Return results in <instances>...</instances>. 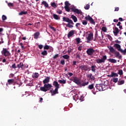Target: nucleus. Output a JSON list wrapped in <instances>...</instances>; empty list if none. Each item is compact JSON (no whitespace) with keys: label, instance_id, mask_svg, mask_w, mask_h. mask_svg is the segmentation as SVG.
<instances>
[{"label":"nucleus","instance_id":"b1692460","mask_svg":"<svg viewBox=\"0 0 126 126\" xmlns=\"http://www.w3.org/2000/svg\"><path fill=\"white\" fill-rule=\"evenodd\" d=\"M39 36H40V32H36L34 34V39H38Z\"/></svg>","mask_w":126,"mask_h":126},{"label":"nucleus","instance_id":"20e7f679","mask_svg":"<svg viewBox=\"0 0 126 126\" xmlns=\"http://www.w3.org/2000/svg\"><path fill=\"white\" fill-rule=\"evenodd\" d=\"M107 60V56L104 55L101 59H98L95 60L96 63H104Z\"/></svg>","mask_w":126,"mask_h":126},{"label":"nucleus","instance_id":"49530a36","mask_svg":"<svg viewBox=\"0 0 126 126\" xmlns=\"http://www.w3.org/2000/svg\"><path fill=\"white\" fill-rule=\"evenodd\" d=\"M61 63L62 64V65H64V64L65 63V62H64V60H62L61 61Z\"/></svg>","mask_w":126,"mask_h":126},{"label":"nucleus","instance_id":"2f4dec72","mask_svg":"<svg viewBox=\"0 0 126 126\" xmlns=\"http://www.w3.org/2000/svg\"><path fill=\"white\" fill-rule=\"evenodd\" d=\"M41 55H42V56H47V55H48V52L47 51L44 50L41 52Z\"/></svg>","mask_w":126,"mask_h":126},{"label":"nucleus","instance_id":"0eeeda50","mask_svg":"<svg viewBox=\"0 0 126 126\" xmlns=\"http://www.w3.org/2000/svg\"><path fill=\"white\" fill-rule=\"evenodd\" d=\"M86 20H89L92 23V24H95V22H94V20L91 17V16L88 15L85 17Z\"/></svg>","mask_w":126,"mask_h":126},{"label":"nucleus","instance_id":"39448f33","mask_svg":"<svg viewBox=\"0 0 126 126\" xmlns=\"http://www.w3.org/2000/svg\"><path fill=\"white\" fill-rule=\"evenodd\" d=\"M1 53L4 57H9V56H11V54H10V52L6 48H3Z\"/></svg>","mask_w":126,"mask_h":126},{"label":"nucleus","instance_id":"412c9836","mask_svg":"<svg viewBox=\"0 0 126 126\" xmlns=\"http://www.w3.org/2000/svg\"><path fill=\"white\" fill-rule=\"evenodd\" d=\"M108 48H109L110 53H112V54H114V53L116 52V50H115V49H114L113 47L110 46L109 47H108Z\"/></svg>","mask_w":126,"mask_h":126},{"label":"nucleus","instance_id":"7ed1b4c3","mask_svg":"<svg viewBox=\"0 0 126 126\" xmlns=\"http://www.w3.org/2000/svg\"><path fill=\"white\" fill-rule=\"evenodd\" d=\"M86 38L87 40V42L90 43L93 40V33L89 32L87 34Z\"/></svg>","mask_w":126,"mask_h":126},{"label":"nucleus","instance_id":"9d476101","mask_svg":"<svg viewBox=\"0 0 126 126\" xmlns=\"http://www.w3.org/2000/svg\"><path fill=\"white\" fill-rule=\"evenodd\" d=\"M75 31L74 30H71L69 32L67 35L68 38H70V37H72L73 36V34H75Z\"/></svg>","mask_w":126,"mask_h":126},{"label":"nucleus","instance_id":"c756f323","mask_svg":"<svg viewBox=\"0 0 126 126\" xmlns=\"http://www.w3.org/2000/svg\"><path fill=\"white\" fill-rule=\"evenodd\" d=\"M62 58H63V59H65V60H68V59H69L70 57L69 56L67 55H65L62 56Z\"/></svg>","mask_w":126,"mask_h":126},{"label":"nucleus","instance_id":"f03ea898","mask_svg":"<svg viewBox=\"0 0 126 126\" xmlns=\"http://www.w3.org/2000/svg\"><path fill=\"white\" fill-rule=\"evenodd\" d=\"M52 87H53V86H52L51 84H44L43 87H40V90L41 91H43V92H47V91H48V90H50Z\"/></svg>","mask_w":126,"mask_h":126},{"label":"nucleus","instance_id":"e2e57ef3","mask_svg":"<svg viewBox=\"0 0 126 126\" xmlns=\"http://www.w3.org/2000/svg\"><path fill=\"white\" fill-rule=\"evenodd\" d=\"M76 58V59H80V55L79 54L77 55Z\"/></svg>","mask_w":126,"mask_h":126},{"label":"nucleus","instance_id":"4be33fe9","mask_svg":"<svg viewBox=\"0 0 126 126\" xmlns=\"http://www.w3.org/2000/svg\"><path fill=\"white\" fill-rule=\"evenodd\" d=\"M108 61V62H109L110 63H117V60L116 59H109Z\"/></svg>","mask_w":126,"mask_h":126},{"label":"nucleus","instance_id":"423d86ee","mask_svg":"<svg viewBox=\"0 0 126 126\" xmlns=\"http://www.w3.org/2000/svg\"><path fill=\"white\" fill-rule=\"evenodd\" d=\"M95 50L92 48L88 49L86 51L87 54L89 55V56H92Z\"/></svg>","mask_w":126,"mask_h":126},{"label":"nucleus","instance_id":"e433bc0d","mask_svg":"<svg viewBox=\"0 0 126 126\" xmlns=\"http://www.w3.org/2000/svg\"><path fill=\"white\" fill-rule=\"evenodd\" d=\"M64 8H65L66 11L69 12L70 9H69V7H68V6H64Z\"/></svg>","mask_w":126,"mask_h":126},{"label":"nucleus","instance_id":"6e6d98bb","mask_svg":"<svg viewBox=\"0 0 126 126\" xmlns=\"http://www.w3.org/2000/svg\"><path fill=\"white\" fill-rule=\"evenodd\" d=\"M78 50L79 51H81V50H82V46H79L78 48Z\"/></svg>","mask_w":126,"mask_h":126},{"label":"nucleus","instance_id":"0e129e2a","mask_svg":"<svg viewBox=\"0 0 126 126\" xmlns=\"http://www.w3.org/2000/svg\"><path fill=\"white\" fill-rule=\"evenodd\" d=\"M68 75H69V76H72V75H73V74L72 73H70V72H69L68 73Z\"/></svg>","mask_w":126,"mask_h":126},{"label":"nucleus","instance_id":"37998d69","mask_svg":"<svg viewBox=\"0 0 126 126\" xmlns=\"http://www.w3.org/2000/svg\"><path fill=\"white\" fill-rule=\"evenodd\" d=\"M125 83V81L121 80L120 82L118 83L119 85H122V84H124Z\"/></svg>","mask_w":126,"mask_h":126},{"label":"nucleus","instance_id":"1a4fd4ad","mask_svg":"<svg viewBox=\"0 0 126 126\" xmlns=\"http://www.w3.org/2000/svg\"><path fill=\"white\" fill-rule=\"evenodd\" d=\"M87 77L90 80H92V81L95 80V77H94V76H93L91 73L88 74L87 75Z\"/></svg>","mask_w":126,"mask_h":126},{"label":"nucleus","instance_id":"7c9ffc66","mask_svg":"<svg viewBox=\"0 0 126 126\" xmlns=\"http://www.w3.org/2000/svg\"><path fill=\"white\" fill-rule=\"evenodd\" d=\"M51 5L52 7H54V8H56L57 7V4L55 3L54 2L51 3Z\"/></svg>","mask_w":126,"mask_h":126},{"label":"nucleus","instance_id":"69168bd1","mask_svg":"<svg viewBox=\"0 0 126 126\" xmlns=\"http://www.w3.org/2000/svg\"><path fill=\"white\" fill-rule=\"evenodd\" d=\"M79 25H80V23H77V24H76L75 26L76 27H78Z\"/></svg>","mask_w":126,"mask_h":126},{"label":"nucleus","instance_id":"864d4df0","mask_svg":"<svg viewBox=\"0 0 126 126\" xmlns=\"http://www.w3.org/2000/svg\"><path fill=\"white\" fill-rule=\"evenodd\" d=\"M57 13H59V14H62L63 13V11L61 10H57Z\"/></svg>","mask_w":126,"mask_h":126},{"label":"nucleus","instance_id":"774afa93","mask_svg":"<svg viewBox=\"0 0 126 126\" xmlns=\"http://www.w3.org/2000/svg\"><path fill=\"white\" fill-rule=\"evenodd\" d=\"M117 26H121V22H120L118 23Z\"/></svg>","mask_w":126,"mask_h":126},{"label":"nucleus","instance_id":"052dcab7","mask_svg":"<svg viewBox=\"0 0 126 126\" xmlns=\"http://www.w3.org/2000/svg\"><path fill=\"white\" fill-rule=\"evenodd\" d=\"M12 68H16V66L15 65V63H14V64L12 65Z\"/></svg>","mask_w":126,"mask_h":126},{"label":"nucleus","instance_id":"c85d7f7f","mask_svg":"<svg viewBox=\"0 0 126 126\" xmlns=\"http://www.w3.org/2000/svg\"><path fill=\"white\" fill-rule=\"evenodd\" d=\"M7 82L8 83V84L9 85L12 84V83H13V82H14V79H9V80H8Z\"/></svg>","mask_w":126,"mask_h":126},{"label":"nucleus","instance_id":"4468645a","mask_svg":"<svg viewBox=\"0 0 126 126\" xmlns=\"http://www.w3.org/2000/svg\"><path fill=\"white\" fill-rule=\"evenodd\" d=\"M59 89H55L54 91L50 90V93H51L52 95H56V94H58Z\"/></svg>","mask_w":126,"mask_h":126},{"label":"nucleus","instance_id":"c9c22d12","mask_svg":"<svg viewBox=\"0 0 126 126\" xmlns=\"http://www.w3.org/2000/svg\"><path fill=\"white\" fill-rule=\"evenodd\" d=\"M101 30H102V31H103V32H107V28L103 27L102 28Z\"/></svg>","mask_w":126,"mask_h":126},{"label":"nucleus","instance_id":"cd10ccee","mask_svg":"<svg viewBox=\"0 0 126 126\" xmlns=\"http://www.w3.org/2000/svg\"><path fill=\"white\" fill-rule=\"evenodd\" d=\"M59 82L61 84H65L66 83V80H59Z\"/></svg>","mask_w":126,"mask_h":126},{"label":"nucleus","instance_id":"603ef678","mask_svg":"<svg viewBox=\"0 0 126 126\" xmlns=\"http://www.w3.org/2000/svg\"><path fill=\"white\" fill-rule=\"evenodd\" d=\"M35 26L37 27H39L40 26V22L35 23Z\"/></svg>","mask_w":126,"mask_h":126},{"label":"nucleus","instance_id":"a878e982","mask_svg":"<svg viewBox=\"0 0 126 126\" xmlns=\"http://www.w3.org/2000/svg\"><path fill=\"white\" fill-rule=\"evenodd\" d=\"M42 4H43L45 7H49V4L46 1H43L42 2Z\"/></svg>","mask_w":126,"mask_h":126},{"label":"nucleus","instance_id":"a18cd8bd","mask_svg":"<svg viewBox=\"0 0 126 126\" xmlns=\"http://www.w3.org/2000/svg\"><path fill=\"white\" fill-rule=\"evenodd\" d=\"M2 19L3 21L6 20V16L4 15H3L2 16Z\"/></svg>","mask_w":126,"mask_h":126},{"label":"nucleus","instance_id":"a211bd4d","mask_svg":"<svg viewBox=\"0 0 126 126\" xmlns=\"http://www.w3.org/2000/svg\"><path fill=\"white\" fill-rule=\"evenodd\" d=\"M119 32H120L119 29L118 28H115V29L113 31V33L115 36H118V34H119Z\"/></svg>","mask_w":126,"mask_h":126},{"label":"nucleus","instance_id":"a19ab883","mask_svg":"<svg viewBox=\"0 0 126 126\" xmlns=\"http://www.w3.org/2000/svg\"><path fill=\"white\" fill-rule=\"evenodd\" d=\"M8 6H9V7H13V6H14L13 3H8Z\"/></svg>","mask_w":126,"mask_h":126},{"label":"nucleus","instance_id":"dca6fc26","mask_svg":"<svg viewBox=\"0 0 126 126\" xmlns=\"http://www.w3.org/2000/svg\"><path fill=\"white\" fill-rule=\"evenodd\" d=\"M109 77H118L119 76V75H118V73H115V72H111V75H108Z\"/></svg>","mask_w":126,"mask_h":126},{"label":"nucleus","instance_id":"bf43d9fd","mask_svg":"<svg viewBox=\"0 0 126 126\" xmlns=\"http://www.w3.org/2000/svg\"><path fill=\"white\" fill-rule=\"evenodd\" d=\"M38 48H39L40 50H41V49H43V45H38Z\"/></svg>","mask_w":126,"mask_h":126},{"label":"nucleus","instance_id":"6ab92c4d","mask_svg":"<svg viewBox=\"0 0 126 126\" xmlns=\"http://www.w3.org/2000/svg\"><path fill=\"white\" fill-rule=\"evenodd\" d=\"M53 85L54 86H55V87H56L55 89H59V88H60V85L59 84V83L57 81H54L53 82Z\"/></svg>","mask_w":126,"mask_h":126},{"label":"nucleus","instance_id":"4c0bfd02","mask_svg":"<svg viewBox=\"0 0 126 126\" xmlns=\"http://www.w3.org/2000/svg\"><path fill=\"white\" fill-rule=\"evenodd\" d=\"M90 7V5L87 4L86 5V6L84 7L85 9H89V8Z\"/></svg>","mask_w":126,"mask_h":126},{"label":"nucleus","instance_id":"de8ad7c7","mask_svg":"<svg viewBox=\"0 0 126 126\" xmlns=\"http://www.w3.org/2000/svg\"><path fill=\"white\" fill-rule=\"evenodd\" d=\"M65 6H69V5H70V4H69V3L68 2V1H65Z\"/></svg>","mask_w":126,"mask_h":126},{"label":"nucleus","instance_id":"f704fd0d","mask_svg":"<svg viewBox=\"0 0 126 126\" xmlns=\"http://www.w3.org/2000/svg\"><path fill=\"white\" fill-rule=\"evenodd\" d=\"M121 53H122V54H123V55H126V48L123 50V49H121V50H120Z\"/></svg>","mask_w":126,"mask_h":126},{"label":"nucleus","instance_id":"f3484780","mask_svg":"<svg viewBox=\"0 0 126 126\" xmlns=\"http://www.w3.org/2000/svg\"><path fill=\"white\" fill-rule=\"evenodd\" d=\"M114 54L115 55L116 58H118L119 60L122 59V55H120V53L118 51L114 52Z\"/></svg>","mask_w":126,"mask_h":126},{"label":"nucleus","instance_id":"bb28decb","mask_svg":"<svg viewBox=\"0 0 126 126\" xmlns=\"http://www.w3.org/2000/svg\"><path fill=\"white\" fill-rule=\"evenodd\" d=\"M91 70L93 72H95V71H96V65H92L91 66Z\"/></svg>","mask_w":126,"mask_h":126},{"label":"nucleus","instance_id":"393cba45","mask_svg":"<svg viewBox=\"0 0 126 126\" xmlns=\"http://www.w3.org/2000/svg\"><path fill=\"white\" fill-rule=\"evenodd\" d=\"M72 19L73 20L74 22H77V18L74 15H72L71 16Z\"/></svg>","mask_w":126,"mask_h":126},{"label":"nucleus","instance_id":"8fccbe9b","mask_svg":"<svg viewBox=\"0 0 126 126\" xmlns=\"http://www.w3.org/2000/svg\"><path fill=\"white\" fill-rule=\"evenodd\" d=\"M118 74H119L120 75H123V71L122 70H119Z\"/></svg>","mask_w":126,"mask_h":126},{"label":"nucleus","instance_id":"5701e85b","mask_svg":"<svg viewBox=\"0 0 126 126\" xmlns=\"http://www.w3.org/2000/svg\"><path fill=\"white\" fill-rule=\"evenodd\" d=\"M53 16L54 19H56V20H60V16H59V15H58L56 14H54L53 15Z\"/></svg>","mask_w":126,"mask_h":126},{"label":"nucleus","instance_id":"2eb2a0df","mask_svg":"<svg viewBox=\"0 0 126 126\" xmlns=\"http://www.w3.org/2000/svg\"><path fill=\"white\" fill-rule=\"evenodd\" d=\"M114 47L116 48V49H117V50H118V51L119 52H120L122 50V48H121V45L120 44H115L114 45Z\"/></svg>","mask_w":126,"mask_h":126},{"label":"nucleus","instance_id":"79ce46f5","mask_svg":"<svg viewBox=\"0 0 126 126\" xmlns=\"http://www.w3.org/2000/svg\"><path fill=\"white\" fill-rule=\"evenodd\" d=\"M76 41L77 42V44H79L80 43V38H76Z\"/></svg>","mask_w":126,"mask_h":126},{"label":"nucleus","instance_id":"f257e3e1","mask_svg":"<svg viewBox=\"0 0 126 126\" xmlns=\"http://www.w3.org/2000/svg\"><path fill=\"white\" fill-rule=\"evenodd\" d=\"M63 21H65V22H67L68 24L66 25V26L67 27H68L69 28H73V22L72 20L69 19L68 18H65V17H63Z\"/></svg>","mask_w":126,"mask_h":126},{"label":"nucleus","instance_id":"ddd939ff","mask_svg":"<svg viewBox=\"0 0 126 126\" xmlns=\"http://www.w3.org/2000/svg\"><path fill=\"white\" fill-rule=\"evenodd\" d=\"M72 81H73V82L75 83L76 84H77L78 85H79V84H80V81L77 77H74V79L72 80Z\"/></svg>","mask_w":126,"mask_h":126},{"label":"nucleus","instance_id":"4d7b16f0","mask_svg":"<svg viewBox=\"0 0 126 126\" xmlns=\"http://www.w3.org/2000/svg\"><path fill=\"white\" fill-rule=\"evenodd\" d=\"M54 59H57V58H59V54H56L54 56Z\"/></svg>","mask_w":126,"mask_h":126},{"label":"nucleus","instance_id":"c03bdc74","mask_svg":"<svg viewBox=\"0 0 126 126\" xmlns=\"http://www.w3.org/2000/svg\"><path fill=\"white\" fill-rule=\"evenodd\" d=\"M118 78H113V82H115V83H117V82H118Z\"/></svg>","mask_w":126,"mask_h":126},{"label":"nucleus","instance_id":"ea45409f","mask_svg":"<svg viewBox=\"0 0 126 126\" xmlns=\"http://www.w3.org/2000/svg\"><path fill=\"white\" fill-rule=\"evenodd\" d=\"M49 49H50V46L45 45V46L44 47V50H49Z\"/></svg>","mask_w":126,"mask_h":126},{"label":"nucleus","instance_id":"09e8293b","mask_svg":"<svg viewBox=\"0 0 126 126\" xmlns=\"http://www.w3.org/2000/svg\"><path fill=\"white\" fill-rule=\"evenodd\" d=\"M72 50V49L71 48H68L67 50L68 53L70 54V53H71Z\"/></svg>","mask_w":126,"mask_h":126},{"label":"nucleus","instance_id":"473e14b6","mask_svg":"<svg viewBox=\"0 0 126 126\" xmlns=\"http://www.w3.org/2000/svg\"><path fill=\"white\" fill-rule=\"evenodd\" d=\"M27 13H28L27 11H22L19 13V15H23V14L26 15L27 14Z\"/></svg>","mask_w":126,"mask_h":126},{"label":"nucleus","instance_id":"aec40b11","mask_svg":"<svg viewBox=\"0 0 126 126\" xmlns=\"http://www.w3.org/2000/svg\"><path fill=\"white\" fill-rule=\"evenodd\" d=\"M39 73L35 72V73H33L32 75V78H38V77H39Z\"/></svg>","mask_w":126,"mask_h":126},{"label":"nucleus","instance_id":"3c124183","mask_svg":"<svg viewBox=\"0 0 126 126\" xmlns=\"http://www.w3.org/2000/svg\"><path fill=\"white\" fill-rule=\"evenodd\" d=\"M88 84H89V82L83 83L82 86H86V85H88Z\"/></svg>","mask_w":126,"mask_h":126},{"label":"nucleus","instance_id":"9b49d317","mask_svg":"<svg viewBox=\"0 0 126 126\" xmlns=\"http://www.w3.org/2000/svg\"><path fill=\"white\" fill-rule=\"evenodd\" d=\"M50 77H46V78L43 81V84H48L50 82Z\"/></svg>","mask_w":126,"mask_h":126},{"label":"nucleus","instance_id":"13d9d810","mask_svg":"<svg viewBox=\"0 0 126 126\" xmlns=\"http://www.w3.org/2000/svg\"><path fill=\"white\" fill-rule=\"evenodd\" d=\"M115 43H116L117 44H121V42L119 41L118 40H115Z\"/></svg>","mask_w":126,"mask_h":126},{"label":"nucleus","instance_id":"680f3d73","mask_svg":"<svg viewBox=\"0 0 126 126\" xmlns=\"http://www.w3.org/2000/svg\"><path fill=\"white\" fill-rule=\"evenodd\" d=\"M119 8L117 7L115 8V11H119Z\"/></svg>","mask_w":126,"mask_h":126},{"label":"nucleus","instance_id":"58836bf2","mask_svg":"<svg viewBox=\"0 0 126 126\" xmlns=\"http://www.w3.org/2000/svg\"><path fill=\"white\" fill-rule=\"evenodd\" d=\"M82 23L83 25H87V21L85 20H83L82 21Z\"/></svg>","mask_w":126,"mask_h":126},{"label":"nucleus","instance_id":"5fc2aeb1","mask_svg":"<svg viewBox=\"0 0 126 126\" xmlns=\"http://www.w3.org/2000/svg\"><path fill=\"white\" fill-rule=\"evenodd\" d=\"M22 66H23V64H21V63H20V64H18V68H20V67H22Z\"/></svg>","mask_w":126,"mask_h":126},{"label":"nucleus","instance_id":"f8f14e48","mask_svg":"<svg viewBox=\"0 0 126 126\" xmlns=\"http://www.w3.org/2000/svg\"><path fill=\"white\" fill-rule=\"evenodd\" d=\"M72 10V11H73V12H75V13H77V14H81L82 13L81 10H79L78 9L73 8Z\"/></svg>","mask_w":126,"mask_h":126},{"label":"nucleus","instance_id":"72a5a7b5","mask_svg":"<svg viewBox=\"0 0 126 126\" xmlns=\"http://www.w3.org/2000/svg\"><path fill=\"white\" fill-rule=\"evenodd\" d=\"M89 89H93L94 88V84H92V85H89L88 87Z\"/></svg>","mask_w":126,"mask_h":126},{"label":"nucleus","instance_id":"6e6552de","mask_svg":"<svg viewBox=\"0 0 126 126\" xmlns=\"http://www.w3.org/2000/svg\"><path fill=\"white\" fill-rule=\"evenodd\" d=\"M79 68L82 71L84 70L85 71H86L88 70V66L86 65H81L79 66Z\"/></svg>","mask_w":126,"mask_h":126},{"label":"nucleus","instance_id":"338daca9","mask_svg":"<svg viewBox=\"0 0 126 126\" xmlns=\"http://www.w3.org/2000/svg\"><path fill=\"white\" fill-rule=\"evenodd\" d=\"M77 62L75 61H74L73 62V65H76Z\"/></svg>","mask_w":126,"mask_h":126}]
</instances>
